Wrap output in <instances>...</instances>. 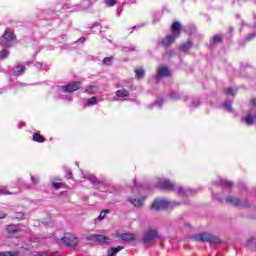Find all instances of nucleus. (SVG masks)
<instances>
[{
	"mask_svg": "<svg viewBox=\"0 0 256 256\" xmlns=\"http://www.w3.org/2000/svg\"><path fill=\"white\" fill-rule=\"evenodd\" d=\"M171 35H167L159 41V45L161 47H171L175 42V39H179L181 37V22L175 21L172 23L170 27Z\"/></svg>",
	"mask_w": 256,
	"mask_h": 256,
	"instance_id": "nucleus-1",
	"label": "nucleus"
},
{
	"mask_svg": "<svg viewBox=\"0 0 256 256\" xmlns=\"http://www.w3.org/2000/svg\"><path fill=\"white\" fill-rule=\"evenodd\" d=\"M193 241H199L200 243H210L211 245L221 244V239L219 237L209 234L207 232H202L192 236Z\"/></svg>",
	"mask_w": 256,
	"mask_h": 256,
	"instance_id": "nucleus-2",
	"label": "nucleus"
},
{
	"mask_svg": "<svg viewBox=\"0 0 256 256\" xmlns=\"http://www.w3.org/2000/svg\"><path fill=\"white\" fill-rule=\"evenodd\" d=\"M13 41H15V34L11 30L6 29L0 39V45L2 47H9V44Z\"/></svg>",
	"mask_w": 256,
	"mask_h": 256,
	"instance_id": "nucleus-3",
	"label": "nucleus"
},
{
	"mask_svg": "<svg viewBox=\"0 0 256 256\" xmlns=\"http://www.w3.org/2000/svg\"><path fill=\"white\" fill-rule=\"evenodd\" d=\"M226 202L231 203L234 207H239L240 209H247V207L250 206L247 200H241L231 196L226 197Z\"/></svg>",
	"mask_w": 256,
	"mask_h": 256,
	"instance_id": "nucleus-4",
	"label": "nucleus"
},
{
	"mask_svg": "<svg viewBox=\"0 0 256 256\" xmlns=\"http://www.w3.org/2000/svg\"><path fill=\"white\" fill-rule=\"evenodd\" d=\"M169 205L170 203L166 199H155L151 205V209H154V211H163L164 209H168Z\"/></svg>",
	"mask_w": 256,
	"mask_h": 256,
	"instance_id": "nucleus-5",
	"label": "nucleus"
},
{
	"mask_svg": "<svg viewBox=\"0 0 256 256\" xmlns=\"http://www.w3.org/2000/svg\"><path fill=\"white\" fill-rule=\"evenodd\" d=\"M62 241L67 247H77L79 244V239L72 233H66L62 238Z\"/></svg>",
	"mask_w": 256,
	"mask_h": 256,
	"instance_id": "nucleus-6",
	"label": "nucleus"
},
{
	"mask_svg": "<svg viewBox=\"0 0 256 256\" xmlns=\"http://www.w3.org/2000/svg\"><path fill=\"white\" fill-rule=\"evenodd\" d=\"M159 235L157 234L156 230L149 229L144 233L143 240L142 242L145 243L146 245H149L157 239Z\"/></svg>",
	"mask_w": 256,
	"mask_h": 256,
	"instance_id": "nucleus-7",
	"label": "nucleus"
},
{
	"mask_svg": "<svg viewBox=\"0 0 256 256\" xmlns=\"http://www.w3.org/2000/svg\"><path fill=\"white\" fill-rule=\"evenodd\" d=\"M64 93H73V91H79L81 89V82L73 81L66 86H61Z\"/></svg>",
	"mask_w": 256,
	"mask_h": 256,
	"instance_id": "nucleus-8",
	"label": "nucleus"
},
{
	"mask_svg": "<svg viewBox=\"0 0 256 256\" xmlns=\"http://www.w3.org/2000/svg\"><path fill=\"white\" fill-rule=\"evenodd\" d=\"M87 241H95L96 243H106L109 244V238L101 234H91L86 237Z\"/></svg>",
	"mask_w": 256,
	"mask_h": 256,
	"instance_id": "nucleus-9",
	"label": "nucleus"
},
{
	"mask_svg": "<svg viewBox=\"0 0 256 256\" xmlns=\"http://www.w3.org/2000/svg\"><path fill=\"white\" fill-rule=\"evenodd\" d=\"M158 186L160 187V189H163L164 191H175V184H173L169 180L160 181Z\"/></svg>",
	"mask_w": 256,
	"mask_h": 256,
	"instance_id": "nucleus-10",
	"label": "nucleus"
},
{
	"mask_svg": "<svg viewBox=\"0 0 256 256\" xmlns=\"http://www.w3.org/2000/svg\"><path fill=\"white\" fill-rule=\"evenodd\" d=\"M25 71H27V67L23 65H17V66H14V68L12 69V75L14 77H21V75H23Z\"/></svg>",
	"mask_w": 256,
	"mask_h": 256,
	"instance_id": "nucleus-11",
	"label": "nucleus"
},
{
	"mask_svg": "<svg viewBox=\"0 0 256 256\" xmlns=\"http://www.w3.org/2000/svg\"><path fill=\"white\" fill-rule=\"evenodd\" d=\"M193 49V41L188 39L186 42H184L180 47L179 50L182 53H189V50Z\"/></svg>",
	"mask_w": 256,
	"mask_h": 256,
	"instance_id": "nucleus-12",
	"label": "nucleus"
},
{
	"mask_svg": "<svg viewBox=\"0 0 256 256\" xmlns=\"http://www.w3.org/2000/svg\"><path fill=\"white\" fill-rule=\"evenodd\" d=\"M158 77H171V71L166 66L158 69Z\"/></svg>",
	"mask_w": 256,
	"mask_h": 256,
	"instance_id": "nucleus-13",
	"label": "nucleus"
},
{
	"mask_svg": "<svg viewBox=\"0 0 256 256\" xmlns=\"http://www.w3.org/2000/svg\"><path fill=\"white\" fill-rule=\"evenodd\" d=\"M85 179H87L93 185H101L103 183L101 180L97 178V176L93 174H88L87 176H85Z\"/></svg>",
	"mask_w": 256,
	"mask_h": 256,
	"instance_id": "nucleus-14",
	"label": "nucleus"
},
{
	"mask_svg": "<svg viewBox=\"0 0 256 256\" xmlns=\"http://www.w3.org/2000/svg\"><path fill=\"white\" fill-rule=\"evenodd\" d=\"M6 231L10 235H15V233H19V231H21V230L19 229V226L15 225V224H11L6 227Z\"/></svg>",
	"mask_w": 256,
	"mask_h": 256,
	"instance_id": "nucleus-15",
	"label": "nucleus"
},
{
	"mask_svg": "<svg viewBox=\"0 0 256 256\" xmlns=\"http://www.w3.org/2000/svg\"><path fill=\"white\" fill-rule=\"evenodd\" d=\"M245 123L248 126L253 125L255 123V115L251 112H248V114L246 115V118H245Z\"/></svg>",
	"mask_w": 256,
	"mask_h": 256,
	"instance_id": "nucleus-16",
	"label": "nucleus"
},
{
	"mask_svg": "<svg viewBox=\"0 0 256 256\" xmlns=\"http://www.w3.org/2000/svg\"><path fill=\"white\" fill-rule=\"evenodd\" d=\"M32 140L35 141V143H45V137L37 132L32 135Z\"/></svg>",
	"mask_w": 256,
	"mask_h": 256,
	"instance_id": "nucleus-17",
	"label": "nucleus"
},
{
	"mask_svg": "<svg viewBox=\"0 0 256 256\" xmlns=\"http://www.w3.org/2000/svg\"><path fill=\"white\" fill-rule=\"evenodd\" d=\"M145 202V198H133L131 200L132 205L134 207H143V203Z\"/></svg>",
	"mask_w": 256,
	"mask_h": 256,
	"instance_id": "nucleus-18",
	"label": "nucleus"
},
{
	"mask_svg": "<svg viewBox=\"0 0 256 256\" xmlns=\"http://www.w3.org/2000/svg\"><path fill=\"white\" fill-rule=\"evenodd\" d=\"M61 181H62L61 178H57L56 182L52 183L53 189H56V190L63 189V187H65V184Z\"/></svg>",
	"mask_w": 256,
	"mask_h": 256,
	"instance_id": "nucleus-19",
	"label": "nucleus"
},
{
	"mask_svg": "<svg viewBox=\"0 0 256 256\" xmlns=\"http://www.w3.org/2000/svg\"><path fill=\"white\" fill-rule=\"evenodd\" d=\"M123 249V247L121 246H118V247H112L110 248L107 253L108 255L107 256H115L117 255V253H119V251H121Z\"/></svg>",
	"mask_w": 256,
	"mask_h": 256,
	"instance_id": "nucleus-20",
	"label": "nucleus"
},
{
	"mask_svg": "<svg viewBox=\"0 0 256 256\" xmlns=\"http://www.w3.org/2000/svg\"><path fill=\"white\" fill-rule=\"evenodd\" d=\"M136 79H143L145 77V69L138 68L134 71Z\"/></svg>",
	"mask_w": 256,
	"mask_h": 256,
	"instance_id": "nucleus-21",
	"label": "nucleus"
},
{
	"mask_svg": "<svg viewBox=\"0 0 256 256\" xmlns=\"http://www.w3.org/2000/svg\"><path fill=\"white\" fill-rule=\"evenodd\" d=\"M116 96H117V97H120V98L128 97V96H129V91H127V90H125V89L118 90V91L116 92Z\"/></svg>",
	"mask_w": 256,
	"mask_h": 256,
	"instance_id": "nucleus-22",
	"label": "nucleus"
},
{
	"mask_svg": "<svg viewBox=\"0 0 256 256\" xmlns=\"http://www.w3.org/2000/svg\"><path fill=\"white\" fill-rule=\"evenodd\" d=\"M212 40L214 45H219V43H223V37L221 35H214L212 37Z\"/></svg>",
	"mask_w": 256,
	"mask_h": 256,
	"instance_id": "nucleus-23",
	"label": "nucleus"
},
{
	"mask_svg": "<svg viewBox=\"0 0 256 256\" xmlns=\"http://www.w3.org/2000/svg\"><path fill=\"white\" fill-rule=\"evenodd\" d=\"M108 213H111V210H109V209L103 210V211L100 213V215L98 216V221H103V219H105V216H106Z\"/></svg>",
	"mask_w": 256,
	"mask_h": 256,
	"instance_id": "nucleus-24",
	"label": "nucleus"
},
{
	"mask_svg": "<svg viewBox=\"0 0 256 256\" xmlns=\"http://www.w3.org/2000/svg\"><path fill=\"white\" fill-rule=\"evenodd\" d=\"M33 256H59L57 254L49 253V252H35Z\"/></svg>",
	"mask_w": 256,
	"mask_h": 256,
	"instance_id": "nucleus-25",
	"label": "nucleus"
},
{
	"mask_svg": "<svg viewBox=\"0 0 256 256\" xmlns=\"http://www.w3.org/2000/svg\"><path fill=\"white\" fill-rule=\"evenodd\" d=\"M98 98L97 97H91L87 100V105L91 107L92 105H97Z\"/></svg>",
	"mask_w": 256,
	"mask_h": 256,
	"instance_id": "nucleus-26",
	"label": "nucleus"
},
{
	"mask_svg": "<svg viewBox=\"0 0 256 256\" xmlns=\"http://www.w3.org/2000/svg\"><path fill=\"white\" fill-rule=\"evenodd\" d=\"M225 95H232V97H235V90L233 88H226L224 89Z\"/></svg>",
	"mask_w": 256,
	"mask_h": 256,
	"instance_id": "nucleus-27",
	"label": "nucleus"
},
{
	"mask_svg": "<svg viewBox=\"0 0 256 256\" xmlns=\"http://www.w3.org/2000/svg\"><path fill=\"white\" fill-rule=\"evenodd\" d=\"M103 64L104 65H112L113 64V57H105L103 59Z\"/></svg>",
	"mask_w": 256,
	"mask_h": 256,
	"instance_id": "nucleus-28",
	"label": "nucleus"
},
{
	"mask_svg": "<svg viewBox=\"0 0 256 256\" xmlns=\"http://www.w3.org/2000/svg\"><path fill=\"white\" fill-rule=\"evenodd\" d=\"M105 4L107 7H114V5H117V0H106Z\"/></svg>",
	"mask_w": 256,
	"mask_h": 256,
	"instance_id": "nucleus-29",
	"label": "nucleus"
},
{
	"mask_svg": "<svg viewBox=\"0 0 256 256\" xmlns=\"http://www.w3.org/2000/svg\"><path fill=\"white\" fill-rule=\"evenodd\" d=\"M7 57H9V51L8 50L0 51V58L1 59H7Z\"/></svg>",
	"mask_w": 256,
	"mask_h": 256,
	"instance_id": "nucleus-30",
	"label": "nucleus"
},
{
	"mask_svg": "<svg viewBox=\"0 0 256 256\" xmlns=\"http://www.w3.org/2000/svg\"><path fill=\"white\" fill-rule=\"evenodd\" d=\"M255 37H256V33L255 32L251 33V34H248L245 37V41H253V39H255Z\"/></svg>",
	"mask_w": 256,
	"mask_h": 256,
	"instance_id": "nucleus-31",
	"label": "nucleus"
},
{
	"mask_svg": "<svg viewBox=\"0 0 256 256\" xmlns=\"http://www.w3.org/2000/svg\"><path fill=\"white\" fill-rule=\"evenodd\" d=\"M222 185L223 187H226V189H231L233 187V182L223 181Z\"/></svg>",
	"mask_w": 256,
	"mask_h": 256,
	"instance_id": "nucleus-32",
	"label": "nucleus"
},
{
	"mask_svg": "<svg viewBox=\"0 0 256 256\" xmlns=\"http://www.w3.org/2000/svg\"><path fill=\"white\" fill-rule=\"evenodd\" d=\"M16 219H19V221L25 219V214L19 212L16 214Z\"/></svg>",
	"mask_w": 256,
	"mask_h": 256,
	"instance_id": "nucleus-33",
	"label": "nucleus"
},
{
	"mask_svg": "<svg viewBox=\"0 0 256 256\" xmlns=\"http://www.w3.org/2000/svg\"><path fill=\"white\" fill-rule=\"evenodd\" d=\"M129 241H137V234L130 233L129 234Z\"/></svg>",
	"mask_w": 256,
	"mask_h": 256,
	"instance_id": "nucleus-34",
	"label": "nucleus"
},
{
	"mask_svg": "<svg viewBox=\"0 0 256 256\" xmlns=\"http://www.w3.org/2000/svg\"><path fill=\"white\" fill-rule=\"evenodd\" d=\"M66 177H67V179H73V172L71 170H67Z\"/></svg>",
	"mask_w": 256,
	"mask_h": 256,
	"instance_id": "nucleus-35",
	"label": "nucleus"
},
{
	"mask_svg": "<svg viewBox=\"0 0 256 256\" xmlns=\"http://www.w3.org/2000/svg\"><path fill=\"white\" fill-rule=\"evenodd\" d=\"M121 240L122 241H129V234H122L121 235Z\"/></svg>",
	"mask_w": 256,
	"mask_h": 256,
	"instance_id": "nucleus-36",
	"label": "nucleus"
},
{
	"mask_svg": "<svg viewBox=\"0 0 256 256\" xmlns=\"http://www.w3.org/2000/svg\"><path fill=\"white\" fill-rule=\"evenodd\" d=\"M224 107H225L226 111H229V112L233 111V108L231 107V103L225 104Z\"/></svg>",
	"mask_w": 256,
	"mask_h": 256,
	"instance_id": "nucleus-37",
	"label": "nucleus"
},
{
	"mask_svg": "<svg viewBox=\"0 0 256 256\" xmlns=\"http://www.w3.org/2000/svg\"><path fill=\"white\" fill-rule=\"evenodd\" d=\"M31 179L34 185H37V183H39V178L32 176Z\"/></svg>",
	"mask_w": 256,
	"mask_h": 256,
	"instance_id": "nucleus-38",
	"label": "nucleus"
},
{
	"mask_svg": "<svg viewBox=\"0 0 256 256\" xmlns=\"http://www.w3.org/2000/svg\"><path fill=\"white\" fill-rule=\"evenodd\" d=\"M0 195H12V193L9 191H3L0 189Z\"/></svg>",
	"mask_w": 256,
	"mask_h": 256,
	"instance_id": "nucleus-39",
	"label": "nucleus"
},
{
	"mask_svg": "<svg viewBox=\"0 0 256 256\" xmlns=\"http://www.w3.org/2000/svg\"><path fill=\"white\" fill-rule=\"evenodd\" d=\"M87 93H93V86H90L86 89Z\"/></svg>",
	"mask_w": 256,
	"mask_h": 256,
	"instance_id": "nucleus-40",
	"label": "nucleus"
},
{
	"mask_svg": "<svg viewBox=\"0 0 256 256\" xmlns=\"http://www.w3.org/2000/svg\"><path fill=\"white\" fill-rule=\"evenodd\" d=\"M251 104L253 105V107H256V98H252L251 99Z\"/></svg>",
	"mask_w": 256,
	"mask_h": 256,
	"instance_id": "nucleus-41",
	"label": "nucleus"
},
{
	"mask_svg": "<svg viewBox=\"0 0 256 256\" xmlns=\"http://www.w3.org/2000/svg\"><path fill=\"white\" fill-rule=\"evenodd\" d=\"M78 42H79V43H85V37L79 38V39H78Z\"/></svg>",
	"mask_w": 256,
	"mask_h": 256,
	"instance_id": "nucleus-42",
	"label": "nucleus"
},
{
	"mask_svg": "<svg viewBox=\"0 0 256 256\" xmlns=\"http://www.w3.org/2000/svg\"><path fill=\"white\" fill-rule=\"evenodd\" d=\"M6 217H7V214L5 213L0 214V219H5Z\"/></svg>",
	"mask_w": 256,
	"mask_h": 256,
	"instance_id": "nucleus-43",
	"label": "nucleus"
},
{
	"mask_svg": "<svg viewBox=\"0 0 256 256\" xmlns=\"http://www.w3.org/2000/svg\"><path fill=\"white\" fill-rule=\"evenodd\" d=\"M0 256H13V254L12 253H10V254L0 253Z\"/></svg>",
	"mask_w": 256,
	"mask_h": 256,
	"instance_id": "nucleus-44",
	"label": "nucleus"
},
{
	"mask_svg": "<svg viewBox=\"0 0 256 256\" xmlns=\"http://www.w3.org/2000/svg\"><path fill=\"white\" fill-rule=\"evenodd\" d=\"M178 193H181V189H180V190H178Z\"/></svg>",
	"mask_w": 256,
	"mask_h": 256,
	"instance_id": "nucleus-45",
	"label": "nucleus"
}]
</instances>
